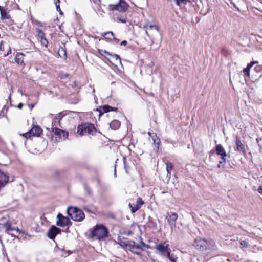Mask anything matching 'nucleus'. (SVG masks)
<instances>
[{
    "label": "nucleus",
    "instance_id": "7",
    "mask_svg": "<svg viewBox=\"0 0 262 262\" xmlns=\"http://www.w3.org/2000/svg\"><path fill=\"white\" fill-rule=\"evenodd\" d=\"M56 225L63 227L66 226L72 225V222L68 217L63 216L61 213H59L57 216Z\"/></svg>",
    "mask_w": 262,
    "mask_h": 262
},
{
    "label": "nucleus",
    "instance_id": "6",
    "mask_svg": "<svg viewBox=\"0 0 262 262\" xmlns=\"http://www.w3.org/2000/svg\"><path fill=\"white\" fill-rule=\"evenodd\" d=\"M52 132L54 133V135L55 136V141L57 142L62 140H66L69 136L68 132H65L56 127L53 128Z\"/></svg>",
    "mask_w": 262,
    "mask_h": 262
},
{
    "label": "nucleus",
    "instance_id": "45",
    "mask_svg": "<svg viewBox=\"0 0 262 262\" xmlns=\"http://www.w3.org/2000/svg\"><path fill=\"white\" fill-rule=\"evenodd\" d=\"M258 191L262 195V186H260L258 188Z\"/></svg>",
    "mask_w": 262,
    "mask_h": 262
},
{
    "label": "nucleus",
    "instance_id": "8",
    "mask_svg": "<svg viewBox=\"0 0 262 262\" xmlns=\"http://www.w3.org/2000/svg\"><path fill=\"white\" fill-rule=\"evenodd\" d=\"M206 238H202L200 237H196L193 243V246L198 250L201 251H205L206 247L205 244Z\"/></svg>",
    "mask_w": 262,
    "mask_h": 262
},
{
    "label": "nucleus",
    "instance_id": "31",
    "mask_svg": "<svg viewBox=\"0 0 262 262\" xmlns=\"http://www.w3.org/2000/svg\"><path fill=\"white\" fill-rule=\"evenodd\" d=\"M176 5L180 6L181 4H186L188 2H190V0H173Z\"/></svg>",
    "mask_w": 262,
    "mask_h": 262
},
{
    "label": "nucleus",
    "instance_id": "11",
    "mask_svg": "<svg viewBox=\"0 0 262 262\" xmlns=\"http://www.w3.org/2000/svg\"><path fill=\"white\" fill-rule=\"evenodd\" d=\"M205 244V251H215L217 249V246L215 241L212 239H206Z\"/></svg>",
    "mask_w": 262,
    "mask_h": 262
},
{
    "label": "nucleus",
    "instance_id": "48",
    "mask_svg": "<svg viewBox=\"0 0 262 262\" xmlns=\"http://www.w3.org/2000/svg\"><path fill=\"white\" fill-rule=\"evenodd\" d=\"M23 103H20L18 105L17 107H18L19 109H21V108H22V107H23Z\"/></svg>",
    "mask_w": 262,
    "mask_h": 262
},
{
    "label": "nucleus",
    "instance_id": "55",
    "mask_svg": "<svg viewBox=\"0 0 262 262\" xmlns=\"http://www.w3.org/2000/svg\"><path fill=\"white\" fill-rule=\"evenodd\" d=\"M215 152V151H214V150H211L210 151L209 154H210V155H213V154H214V152Z\"/></svg>",
    "mask_w": 262,
    "mask_h": 262
},
{
    "label": "nucleus",
    "instance_id": "23",
    "mask_svg": "<svg viewBox=\"0 0 262 262\" xmlns=\"http://www.w3.org/2000/svg\"><path fill=\"white\" fill-rule=\"evenodd\" d=\"M151 138L154 142V144L156 146V147L158 150L159 145H160L161 143V141L159 138L157 137L156 134H154V135L152 136H151Z\"/></svg>",
    "mask_w": 262,
    "mask_h": 262
},
{
    "label": "nucleus",
    "instance_id": "54",
    "mask_svg": "<svg viewBox=\"0 0 262 262\" xmlns=\"http://www.w3.org/2000/svg\"><path fill=\"white\" fill-rule=\"evenodd\" d=\"M85 189L87 190L88 193L89 194H90V193H91V190H90L89 188H87V187H85Z\"/></svg>",
    "mask_w": 262,
    "mask_h": 262
},
{
    "label": "nucleus",
    "instance_id": "9",
    "mask_svg": "<svg viewBox=\"0 0 262 262\" xmlns=\"http://www.w3.org/2000/svg\"><path fill=\"white\" fill-rule=\"evenodd\" d=\"M144 204V201L141 198H138L136 203H129L128 204L129 207L130 208L132 213H135L137 211L140 209L141 206Z\"/></svg>",
    "mask_w": 262,
    "mask_h": 262
},
{
    "label": "nucleus",
    "instance_id": "44",
    "mask_svg": "<svg viewBox=\"0 0 262 262\" xmlns=\"http://www.w3.org/2000/svg\"><path fill=\"white\" fill-rule=\"evenodd\" d=\"M226 157H224V159H221L222 160L219 161V164H223V163H226Z\"/></svg>",
    "mask_w": 262,
    "mask_h": 262
},
{
    "label": "nucleus",
    "instance_id": "5",
    "mask_svg": "<svg viewBox=\"0 0 262 262\" xmlns=\"http://www.w3.org/2000/svg\"><path fill=\"white\" fill-rule=\"evenodd\" d=\"M61 232V229L58 228L55 225H52L51 227L48 229L47 232V237L51 239L54 240V243L56 244V247H58V245L56 241L54 240L56 236L60 234Z\"/></svg>",
    "mask_w": 262,
    "mask_h": 262
},
{
    "label": "nucleus",
    "instance_id": "43",
    "mask_svg": "<svg viewBox=\"0 0 262 262\" xmlns=\"http://www.w3.org/2000/svg\"><path fill=\"white\" fill-rule=\"evenodd\" d=\"M127 42L126 40H123L120 43V45L121 46H126L127 45Z\"/></svg>",
    "mask_w": 262,
    "mask_h": 262
},
{
    "label": "nucleus",
    "instance_id": "37",
    "mask_svg": "<svg viewBox=\"0 0 262 262\" xmlns=\"http://www.w3.org/2000/svg\"><path fill=\"white\" fill-rule=\"evenodd\" d=\"M59 118L58 117H55L53 120L52 124L53 125H56V124L58 122H59Z\"/></svg>",
    "mask_w": 262,
    "mask_h": 262
},
{
    "label": "nucleus",
    "instance_id": "3",
    "mask_svg": "<svg viewBox=\"0 0 262 262\" xmlns=\"http://www.w3.org/2000/svg\"><path fill=\"white\" fill-rule=\"evenodd\" d=\"M95 129V126L92 123H84L78 126L77 133L82 136L86 134H91Z\"/></svg>",
    "mask_w": 262,
    "mask_h": 262
},
{
    "label": "nucleus",
    "instance_id": "34",
    "mask_svg": "<svg viewBox=\"0 0 262 262\" xmlns=\"http://www.w3.org/2000/svg\"><path fill=\"white\" fill-rule=\"evenodd\" d=\"M98 53L102 56H104V54H106L108 56H110V55H111V53H110L108 51L100 49H98Z\"/></svg>",
    "mask_w": 262,
    "mask_h": 262
},
{
    "label": "nucleus",
    "instance_id": "10",
    "mask_svg": "<svg viewBox=\"0 0 262 262\" xmlns=\"http://www.w3.org/2000/svg\"><path fill=\"white\" fill-rule=\"evenodd\" d=\"M117 107H113L108 105H104L100 106L96 110V111L99 112V116H102L104 113H107L110 111H117Z\"/></svg>",
    "mask_w": 262,
    "mask_h": 262
},
{
    "label": "nucleus",
    "instance_id": "17",
    "mask_svg": "<svg viewBox=\"0 0 262 262\" xmlns=\"http://www.w3.org/2000/svg\"><path fill=\"white\" fill-rule=\"evenodd\" d=\"M235 144L236 150L239 152L244 154L245 153V146L237 136L236 137Z\"/></svg>",
    "mask_w": 262,
    "mask_h": 262
},
{
    "label": "nucleus",
    "instance_id": "27",
    "mask_svg": "<svg viewBox=\"0 0 262 262\" xmlns=\"http://www.w3.org/2000/svg\"><path fill=\"white\" fill-rule=\"evenodd\" d=\"M0 13L2 19H7L9 18V16L7 15V11L4 8L0 11Z\"/></svg>",
    "mask_w": 262,
    "mask_h": 262
},
{
    "label": "nucleus",
    "instance_id": "36",
    "mask_svg": "<svg viewBox=\"0 0 262 262\" xmlns=\"http://www.w3.org/2000/svg\"><path fill=\"white\" fill-rule=\"evenodd\" d=\"M22 136L26 138H29L31 137H32L30 130H29L28 132L26 133L23 134Z\"/></svg>",
    "mask_w": 262,
    "mask_h": 262
},
{
    "label": "nucleus",
    "instance_id": "62",
    "mask_svg": "<svg viewBox=\"0 0 262 262\" xmlns=\"http://www.w3.org/2000/svg\"><path fill=\"white\" fill-rule=\"evenodd\" d=\"M220 164H218V165H217V167H218L219 168V167H220Z\"/></svg>",
    "mask_w": 262,
    "mask_h": 262
},
{
    "label": "nucleus",
    "instance_id": "19",
    "mask_svg": "<svg viewBox=\"0 0 262 262\" xmlns=\"http://www.w3.org/2000/svg\"><path fill=\"white\" fill-rule=\"evenodd\" d=\"M138 249L143 250L142 246L139 244H136V242L134 241L128 242V249L132 251L131 249Z\"/></svg>",
    "mask_w": 262,
    "mask_h": 262
},
{
    "label": "nucleus",
    "instance_id": "25",
    "mask_svg": "<svg viewBox=\"0 0 262 262\" xmlns=\"http://www.w3.org/2000/svg\"><path fill=\"white\" fill-rule=\"evenodd\" d=\"M166 256L168 258L171 262H177V257L173 254H170V251L167 254Z\"/></svg>",
    "mask_w": 262,
    "mask_h": 262
},
{
    "label": "nucleus",
    "instance_id": "20",
    "mask_svg": "<svg viewBox=\"0 0 262 262\" xmlns=\"http://www.w3.org/2000/svg\"><path fill=\"white\" fill-rule=\"evenodd\" d=\"M178 218V214L176 213H171L167 219V221L170 225H175V223Z\"/></svg>",
    "mask_w": 262,
    "mask_h": 262
},
{
    "label": "nucleus",
    "instance_id": "18",
    "mask_svg": "<svg viewBox=\"0 0 262 262\" xmlns=\"http://www.w3.org/2000/svg\"><path fill=\"white\" fill-rule=\"evenodd\" d=\"M25 55L22 53H17L15 56V61L18 64L21 66H25L24 57Z\"/></svg>",
    "mask_w": 262,
    "mask_h": 262
},
{
    "label": "nucleus",
    "instance_id": "29",
    "mask_svg": "<svg viewBox=\"0 0 262 262\" xmlns=\"http://www.w3.org/2000/svg\"><path fill=\"white\" fill-rule=\"evenodd\" d=\"M54 4L56 6V10L59 12L60 14L62 15L63 12L60 8V0H54Z\"/></svg>",
    "mask_w": 262,
    "mask_h": 262
},
{
    "label": "nucleus",
    "instance_id": "56",
    "mask_svg": "<svg viewBox=\"0 0 262 262\" xmlns=\"http://www.w3.org/2000/svg\"><path fill=\"white\" fill-rule=\"evenodd\" d=\"M148 135L151 137V136H152L154 134L151 133L150 132H148Z\"/></svg>",
    "mask_w": 262,
    "mask_h": 262
},
{
    "label": "nucleus",
    "instance_id": "4",
    "mask_svg": "<svg viewBox=\"0 0 262 262\" xmlns=\"http://www.w3.org/2000/svg\"><path fill=\"white\" fill-rule=\"evenodd\" d=\"M129 5L124 0H120L118 4L110 5L109 9L111 11H118L120 12H125L127 10Z\"/></svg>",
    "mask_w": 262,
    "mask_h": 262
},
{
    "label": "nucleus",
    "instance_id": "13",
    "mask_svg": "<svg viewBox=\"0 0 262 262\" xmlns=\"http://www.w3.org/2000/svg\"><path fill=\"white\" fill-rule=\"evenodd\" d=\"M1 225L5 229V233L10 234V232L14 231L16 230L15 227L12 226V224L8 221L5 223H1Z\"/></svg>",
    "mask_w": 262,
    "mask_h": 262
},
{
    "label": "nucleus",
    "instance_id": "40",
    "mask_svg": "<svg viewBox=\"0 0 262 262\" xmlns=\"http://www.w3.org/2000/svg\"><path fill=\"white\" fill-rule=\"evenodd\" d=\"M241 245L244 247H247V243L245 241H242L241 242Z\"/></svg>",
    "mask_w": 262,
    "mask_h": 262
},
{
    "label": "nucleus",
    "instance_id": "49",
    "mask_svg": "<svg viewBox=\"0 0 262 262\" xmlns=\"http://www.w3.org/2000/svg\"><path fill=\"white\" fill-rule=\"evenodd\" d=\"M133 253L135 254H136V255H141V253L139 252H134V251H131Z\"/></svg>",
    "mask_w": 262,
    "mask_h": 262
},
{
    "label": "nucleus",
    "instance_id": "30",
    "mask_svg": "<svg viewBox=\"0 0 262 262\" xmlns=\"http://www.w3.org/2000/svg\"><path fill=\"white\" fill-rule=\"evenodd\" d=\"M166 171L167 172L169 173V171H171L173 168V166L172 165V164L168 161H167L166 163Z\"/></svg>",
    "mask_w": 262,
    "mask_h": 262
},
{
    "label": "nucleus",
    "instance_id": "51",
    "mask_svg": "<svg viewBox=\"0 0 262 262\" xmlns=\"http://www.w3.org/2000/svg\"><path fill=\"white\" fill-rule=\"evenodd\" d=\"M63 116V115H62V113H60L59 114V116H58L59 118V121L61 119L62 117Z\"/></svg>",
    "mask_w": 262,
    "mask_h": 262
},
{
    "label": "nucleus",
    "instance_id": "15",
    "mask_svg": "<svg viewBox=\"0 0 262 262\" xmlns=\"http://www.w3.org/2000/svg\"><path fill=\"white\" fill-rule=\"evenodd\" d=\"M215 152L217 155L221 157V159H224V157H227L226 152L223 146L221 144H217L215 146Z\"/></svg>",
    "mask_w": 262,
    "mask_h": 262
},
{
    "label": "nucleus",
    "instance_id": "38",
    "mask_svg": "<svg viewBox=\"0 0 262 262\" xmlns=\"http://www.w3.org/2000/svg\"><path fill=\"white\" fill-rule=\"evenodd\" d=\"M112 40L111 41H113L115 44H117L119 43V39L115 37L114 36V35H113V36L112 37Z\"/></svg>",
    "mask_w": 262,
    "mask_h": 262
},
{
    "label": "nucleus",
    "instance_id": "63",
    "mask_svg": "<svg viewBox=\"0 0 262 262\" xmlns=\"http://www.w3.org/2000/svg\"><path fill=\"white\" fill-rule=\"evenodd\" d=\"M107 59H108V60H109V62H111V60H110V59L107 58Z\"/></svg>",
    "mask_w": 262,
    "mask_h": 262
},
{
    "label": "nucleus",
    "instance_id": "22",
    "mask_svg": "<svg viewBox=\"0 0 262 262\" xmlns=\"http://www.w3.org/2000/svg\"><path fill=\"white\" fill-rule=\"evenodd\" d=\"M120 126V122L117 120H114L111 122L110 123V127L111 128V129L113 130H117L118 129Z\"/></svg>",
    "mask_w": 262,
    "mask_h": 262
},
{
    "label": "nucleus",
    "instance_id": "24",
    "mask_svg": "<svg viewBox=\"0 0 262 262\" xmlns=\"http://www.w3.org/2000/svg\"><path fill=\"white\" fill-rule=\"evenodd\" d=\"M114 33L112 31H108V32H105L103 34H102V35L105 37V38L106 39H107V40H112V37L114 35Z\"/></svg>",
    "mask_w": 262,
    "mask_h": 262
},
{
    "label": "nucleus",
    "instance_id": "2",
    "mask_svg": "<svg viewBox=\"0 0 262 262\" xmlns=\"http://www.w3.org/2000/svg\"><path fill=\"white\" fill-rule=\"evenodd\" d=\"M67 213L75 221L81 222L85 218L83 211L74 207H69L67 210Z\"/></svg>",
    "mask_w": 262,
    "mask_h": 262
},
{
    "label": "nucleus",
    "instance_id": "52",
    "mask_svg": "<svg viewBox=\"0 0 262 262\" xmlns=\"http://www.w3.org/2000/svg\"><path fill=\"white\" fill-rule=\"evenodd\" d=\"M141 244L144 247H149L148 245L145 244V243H144L143 242H141Z\"/></svg>",
    "mask_w": 262,
    "mask_h": 262
},
{
    "label": "nucleus",
    "instance_id": "61",
    "mask_svg": "<svg viewBox=\"0 0 262 262\" xmlns=\"http://www.w3.org/2000/svg\"><path fill=\"white\" fill-rule=\"evenodd\" d=\"M68 252L69 253V254H71V252L70 251H68Z\"/></svg>",
    "mask_w": 262,
    "mask_h": 262
},
{
    "label": "nucleus",
    "instance_id": "32",
    "mask_svg": "<svg viewBox=\"0 0 262 262\" xmlns=\"http://www.w3.org/2000/svg\"><path fill=\"white\" fill-rule=\"evenodd\" d=\"M123 164H124V168L125 170V172L127 174H128V165L127 164L126 162V158L125 157H123Z\"/></svg>",
    "mask_w": 262,
    "mask_h": 262
},
{
    "label": "nucleus",
    "instance_id": "64",
    "mask_svg": "<svg viewBox=\"0 0 262 262\" xmlns=\"http://www.w3.org/2000/svg\"><path fill=\"white\" fill-rule=\"evenodd\" d=\"M107 59H108V60H109V62H111V60H110V59L107 58Z\"/></svg>",
    "mask_w": 262,
    "mask_h": 262
},
{
    "label": "nucleus",
    "instance_id": "53",
    "mask_svg": "<svg viewBox=\"0 0 262 262\" xmlns=\"http://www.w3.org/2000/svg\"><path fill=\"white\" fill-rule=\"evenodd\" d=\"M171 177V171H169V173L167 172V177L169 178V179Z\"/></svg>",
    "mask_w": 262,
    "mask_h": 262
},
{
    "label": "nucleus",
    "instance_id": "41",
    "mask_svg": "<svg viewBox=\"0 0 262 262\" xmlns=\"http://www.w3.org/2000/svg\"><path fill=\"white\" fill-rule=\"evenodd\" d=\"M118 161V159H117L116 160V162H115V168H114V176L115 177H117V174H116V163Z\"/></svg>",
    "mask_w": 262,
    "mask_h": 262
},
{
    "label": "nucleus",
    "instance_id": "50",
    "mask_svg": "<svg viewBox=\"0 0 262 262\" xmlns=\"http://www.w3.org/2000/svg\"><path fill=\"white\" fill-rule=\"evenodd\" d=\"M9 235H10L12 237H14L15 238H18V236L15 235L13 233L10 232V234H9Z\"/></svg>",
    "mask_w": 262,
    "mask_h": 262
},
{
    "label": "nucleus",
    "instance_id": "21",
    "mask_svg": "<svg viewBox=\"0 0 262 262\" xmlns=\"http://www.w3.org/2000/svg\"><path fill=\"white\" fill-rule=\"evenodd\" d=\"M256 63H258V62L252 61L250 63L248 64L247 67L246 68H244L243 70V72L244 73L245 75H246L248 77H249L250 70L253 67V66Z\"/></svg>",
    "mask_w": 262,
    "mask_h": 262
},
{
    "label": "nucleus",
    "instance_id": "35",
    "mask_svg": "<svg viewBox=\"0 0 262 262\" xmlns=\"http://www.w3.org/2000/svg\"><path fill=\"white\" fill-rule=\"evenodd\" d=\"M40 41L42 46L46 47H48V41L46 37L42 39H41Z\"/></svg>",
    "mask_w": 262,
    "mask_h": 262
},
{
    "label": "nucleus",
    "instance_id": "12",
    "mask_svg": "<svg viewBox=\"0 0 262 262\" xmlns=\"http://www.w3.org/2000/svg\"><path fill=\"white\" fill-rule=\"evenodd\" d=\"M156 249L158 250L160 255L162 256H166L167 254L170 251L168 248V246H164L162 244H159L156 245Z\"/></svg>",
    "mask_w": 262,
    "mask_h": 262
},
{
    "label": "nucleus",
    "instance_id": "47",
    "mask_svg": "<svg viewBox=\"0 0 262 262\" xmlns=\"http://www.w3.org/2000/svg\"><path fill=\"white\" fill-rule=\"evenodd\" d=\"M11 53H12L11 49V48H10L9 49V50L8 51L7 54L5 55V56H8V55L11 54Z\"/></svg>",
    "mask_w": 262,
    "mask_h": 262
},
{
    "label": "nucleus",
    "instance_id": "16",
    "mask_svg": "<svg viewBox=\"0 0 262 262\" xmlns=\"http://www.w3.org/2000/svg\"><path fill=\"white\" fill-rule=\"evenodd\" d=\"M31 136L39 137L42 133L41 128L38 125H33L30 130Z\"/></svg>",
    "mask_w": 262,
    "mask_h": 262
},
{
    "label": "nucleus",
    "instance_id": "14",
    "mask_svg": "<svg viewBox=\"0 0 262 262\" xmlns=\"http://www.w3.org/2000/svg\"><path fill=\"white\" fill-rule=\"evenodd\" d=\"M9 177L4 172L0 170V189L3 188L8 182Z\"/></svg>",
    "mask_w": 262,
    "mask_h": 262
},
{
    "label": "nucleus",
    "instance_id": "60",
    "mask_svg": "<svg viewBox=\"0 0 262 262\" xmlns=\"http://www.w3.org/2000/svg\"><path fill=\"white\" fill-rule=\"evenodd\" d=\"M31 108H32L34 107V105L33 104H31Z\"/></svg>",
    "mask_w": 262,
    "mask_h": 262
},
{
    "label": "nucleus",
    "instance_id": "42",
    "mask_svg": "<svg viewBox=\"0 0 262 262\" xmlns=\"http://www.w3.org/2000/svg\"><path fill=\"white\" fill-rule=\"evenodd\" d=\"M118 20L122 23H125L126 22V20L125 19H122L121 18L118 17Z\"/></svg>",
    "mask_w": 262,
    "mask_h": 262
},
{
    "label": "nucleus",
    "instance_id": "59",
    "mask_svg": "<svg viewBox=\"0 0 262 262\" xmlns=\"http://www.w3.org/2000/svg\"><path fill=\"white\" fill-rule=\"evenodd\" d=\"M3 9H4V8H3V7H1V6H0V11H1L2 10H3Z\"/></svg>",
    "mask_w": 262,
    "mask_h": 262
},
{
    "label": "nucleus",
    "instance_id": "1",
    "mask_svg": "<svg viewBox=\"0 0 262 262\" xmlns=\"http://www.w3.org/2000/svg\"><path fill=\"white\" fill-rule=\"evenodd\" d=\"M109 232L106 226L103 224L96 225L91 230L89 237L92 239L102 241L108 237Z\"/></svg>",
    "mask_w": 262,
    "mask_h": 262
},
{
    "label": "nucleus",
    "instance_id": "28",
    "mask_svg": "<svg viewBox=\"0 0 262 262\" xmlns=\"http://www.w3.org/2000/svg\"><path fill=\"white\" fill-rule=\"evenodd\" d=\"M37 37L38 39H42L45 38V33L41 31L40 29H37Z\"/></svg>",
    "mask_w": 262,
    "mask_h": 262
},
{
    "label": "nucleus",
    "instance_id": "57",
    "mask_svg": "<svg viewBox=\"0 0 262 262\" xmlns=\"http://www.w3.org/2000/svg\"><path fill=\"white\" fill-rule=\"evenodd\" d=\"M15 231H16L17 232L20 233V230L18 228H16Z\"/></svg>",
    "mask_w": 262,
    "mask_h": 262
},
{
    "label": "nucleus",
    "instance_id": "46",
    "mask_svg": "<svg viewBox=\"0 0 262 262\" xmlns=\"http://www.w3.org/2000/svg\"><path fill=\"white\" fill-rule=\"evenodd\" d=\"M150 28L151 29H152V28H155L157 30H158V27L156 26V25H150L149 26Z\"/></svg>",
    "mask_w": 262,
    "mask_h": 262
},
{
    "label": "nucleus",
    "instance_id": "26",
    "mask_svg": "<svg viewBox=\"0 0 262 262\" xmlns=\"http://www.w3.org/2000/svg\"><path fill=\"white\" fill-rule=\"evenodd\" d=\"M118 243L120 245L121 247H128V242L126 243L125 241H123L120 236L118 237Z\"/></svg>",
    "mask_w": 262,
    "mask_h": 262
},
{
    "label": "nucleus",
    "instance_id": "58",
    "mask_svg": "<svg viewBox=\"0 0 262 262\" xmlns=\"http://www.w3.org/2000/svg\"><path fill=\"white\" fill-rule=\"evenodd\" d=\"M260 140H261V139H260V138H257V139H256V142H257V143H258V142H259V141Z\"/></svg>",
    "mask_w": 262,
    "mask_h": 262
},
{
    "label": "nucleus",
    "instance_id": "33",
    "mask_svg": "<svg viewBox=\"0 0 262 262\" xmlns=\"http://www.w3.org/2000/svg\"><path fill=\"white\" fill-rule=\"evenodd\" d=\"M110 56H111L113 59L115 60L116 61H118L119 63H121V58L118 55L116 54H111V55H110Z\"/></svg>",
    "mask_w": 262,
    "mask_h": 262
},
{
    "label": "nucleus",
    "instance_id": "39",
    "mask_svg": "<svg viewBox=\"0 0 262 262\" xmlns=\"http://www.w3.org/2000/svg\"><path fill=\"white\" fill-rule=\"evenodd\" d=\"M230 3L233 6L234 8H235L238 11H240V10L239 8L237 7V6L235 5V4L232 1H230Z\"/></svg>",
    "mask_w": 262,
    "mask_h": 262
}]
</instances>
